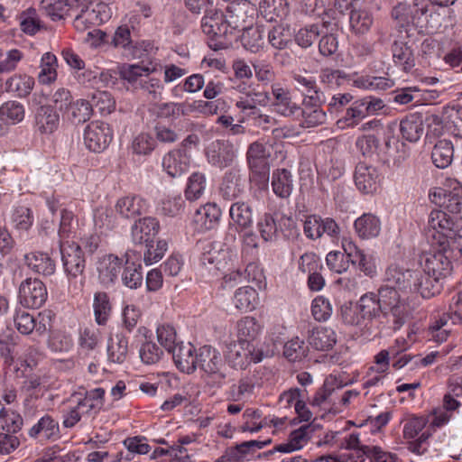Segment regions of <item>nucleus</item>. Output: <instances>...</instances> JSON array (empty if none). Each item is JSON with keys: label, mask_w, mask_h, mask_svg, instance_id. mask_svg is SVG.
I'll return each instance as SVG.
<instances>
[{"label": "nucleus", "mask_w": 462, "mask_h": 462, "mask_svg": "<svg viewBox=\"0 0 462 462\" xmlns=\"http://www.w3.org/2000/svg\"><path fill=\"white\" fill-rule=\"evenodd\" d=\"M197 368L201 371V377L208 387L219 389L226 382L227 368L220 352L208 345L198 350Z\"/></svg>", "instance_id": "nucleus-1"}, {"label": "nucleus", "mask_w": 462, "mask_h": 462, "mask_svg": "<svg viewBox=\"0 0 462 462\" xmlns=\"http://www.w3.org/2000/svg\"><path fill=\"white\" fill-rule=\"evenodd\" d=\"M429 5L428 0H413L412 3L403 0L394 5L391 16L399 33L410 37L413 27L421 25L423 16L429 11Z\"/></svg>", "instance_id": "nucleus-2"}, {"label": "nucleus", "mask_w": 462, "mask_h": 462, "mask_svg": "<svg viewBox=\"0 0 462 462\" xmlns=\"http://www.w3.org/2000/svg\"><path fill=\"white\" fill-rule=\"evenodd\" d=\"M428 235L444 248L448 245L449 240L462 237V217L450 216L442 210H433L428 219Z\"/></svg>", "instance_id": "nucleus-3"}, {"label": "nucleus", "mask_w": 462, "mask_h": 462, "mask_svg": "<svg viewBox=\"0 0 462 462\" xmlns=\"http://www.w3.org/2000/svg\"><path fill=\"white\" fill-rule=\"evenodd\" d=\"M63 271L69 284L81 288L85 282L86 259L81 245L72 243H61L60 245Z\"/></svg>", "instance_id": "nucleus-4"}, {"label": "nucleus", "mask_w": 462, "mask_h": 462, "mask_svg": "<svg viewBox=\"0 0 462 462\" xmlns=\"http://www.w3.org/2000/svg\"><path fill=\"white\" fill-rule=\"evenodd\" d=\"M383 106L382 99L371 96L365 97L353 102L346 109L345 116L337 120V125L340 128L354 127L365 117L376 114Z\"/></svg>", "instance_id": "nucleus-5"}, {"label": "nucleus", "mask_w": 462, "mask_h": 462, "mask_svg": "<svg viewBox=\"0 0 462 462\" xmlns=\"http://www.w3.org/2000/svg\"><path fill=\"white\" fill-rule=\"evenodd\" d=\"M405 293L399 291L396 288L382 285L378 290V296L383 309V315H392L393 322L398 327L404 322L408 313Z\"/></svg>", "instance_id": "nucleus-6"}, {"label": "nucleus", "mask_w": 462, "mask_h": 462, "mask_svg": "<svg viewBox=\"0 0 462 462\" xmlns=\"http://www.w3.org/2000/svg\"><path fill=\"white\" fill-rule=\"evenodd\" d=\"M231 260V253L221 243H207L199 258V264L211 275L224 270Z\"/></svg>", "instance_id": "nucleus-7"}, {"label": "nucleus", "mask_w": 462, "mask_h": 462, "mask_svg": "<svg viewBox=\"0 0 462 462\" xmlns=\"http://www.w3.org/2000/svg\"><path fill=\"white\" fill-rule=\"evenodd\" d=\"M113 139V131L107 123L92 121L84 131V143L94 152L104 151Z\"/></svg>", "instance_id": "nucleus-8"}, {"label": "nucleus", "mask_w": 462, "mask_h": 462, "mask_svg": "<svg viewBox=\"0 0 462 462\" xmlns=\"http://www.w3.org/2000/svg\"><path fill=\"white\" fill-rule=\"evenodd\" d=\"M47 296L46 286L39 279L28 278L19 286V300L26 308H41L46 301Z\"/></svg>", "instance_id": "nucleus-9"}, {"label": "nucleus", "mask_w": 462, "mask_h": 462, "mask_svg": "<svg viewBox=\"0 0 462 462\" xmlns=\"http://www.w3.org/2000/svg\"><path fill=\"white\" fill-rule=\"evenodd\" d=\"M110 45L123 49L125 55L133 59H141L151 46L149 42H134L131 37L130 27L126 24L117 27L110 37Z\"/></svg>", "instance_id": "nucleus-10"}, {"label": "nucleus", "mask_w": 462, "mask_h": 462, "mask_svg": "<svg viewBox=\"0 0 462 462\" xmlns=\"http://www.w3.org/2000/svg\"><path fill=\"white\" fill-rule=\"evenodd\" d=\"M255 9L248 2H233L226 11V23H228L233 33L243 32L253 25Z\"/></svg>", "instance_id": "nucleus-11"}, {"label": "nucleus", "mask_w": 462, "mask_h": 462, "mask_svg": "<svg viewBox=\"0 0 462 462\" xmlns=\"http://www.w3.org/2000/svg\"><path fill=\"white\" fill-rule=\"evenodd\" d=\"M446 247H440L437 252L426 254L422 263V271L440 281L448 276L452 271V263L449 256L447 255Z\"/></svg>", "instance_id": "nucleus-12"}, {"label": "nucleus", "mask_w": 462, "mask_h": 462, "mask_svg": "<svg viewBox=\"0 0 462 462\" xmlns=\"http://www.w3.org/2000/svg\"><path fill=\"white\" fill-rule=\"evenodd\" d=\"M399 39L394 40L391 46L393 61L395 66L399 67L404 72H410L416 65L414 50L409 42L406 34H400Z\"/></svg>", "instance_id": "nucleus-13"}, {"label": "nucleus", "mask_w": 462, "mask_h": 462, "mask_svg": "<svg viewBox=\"0 0 462 462\" xmlns=\"http://www.w3.org/2000/svg\"><path fill=\"white\" fill-rule=\"evenodd\" d=\"M431 195V193L430 194ZM434 198L444 199L442 204L451 212L458 213L461 210L460 199L462 198V184L454 178H447L444 188H438L432 193ZM441 203V201H439Z\"/></svg>", "instance_id": "nucleus-14"}, {"label": "nucleus", "mask_w": 462, "mask_h": 462, "mask_svg": "<svg viewBox=\"0 0 462 462\" xmlns=\"http://www.w3.org/2000/svg\"><path fill=\"white\" fill-rule=\"evenodd\" d=\"M97 271L101 285L109 288L118 281L122 271V260L115 254H106L98 260Z\"/></svg>", "instance_id": "nucleus-15"}, {"label": "nucleus", "mask_w": 462, "mask_h": 462, "mask_svg": "<svg viewBox=\"0 0 462 462\" xmlns=\"http://www.w3.org/2000/svg\"><path fill=\"white\" fill-rule=\"evenodd\" d=\"M415 270L402 269L397 265L389 266L384 274L383 284L396 288L399 291L412 292Z\"/></svg>", "instance_id": "nucleus-16"}, {"label": "nucleus", "mask_w": 462, "mask_h": 462, "mask_svg": "<svg viewBox=\"0 0 462 462\" xmlns=\"http://www.w3.org/2000/svg\"><path fill=\"white\" fill-rule=\"evenodd\" d=\"M254 346L240 340L229 344L226 358L235 369H245L253 360Z\"/></svg>", "instance_id": "nucleus-17"}, {"label": "nucleus", "mask_w": 462, "mask_h": 462, "mask_svg": "<svg viewBox=\"0 0 462 462\" xmlns=\"http://www.w3.org/2000/svg\"><path fill=\"white\" fill-rule=\"evenodd\" d=\"M208 162L220 169L231 165L235 158L234 145L228 141L217 140L208 148Z\"/></svg>", "instance_id": "nucleus-18"}, {"label": "nucleus", "mask_w": 462, "mask_h": 462, "mask_svg": "<svg viewBox=\"0 0 462 462\" xmlns=\"http://www.w3.org/2000/svg\"><path fill=\"white\" fill-rule=\"evenodd\" d=\"M356 144L362 152L365 159L356 164L355 173H364L365 171H380L378 167L372 163L371 158V155L374 153L378 148V139L374 135H364L356 140Z\"/></svg>", "instance_id": "nucleus-19"}, {"label": "nucleus", "mask_w": 462, "mask_h": 462, "mask_svg": "<svg viewBox=\"0 0 462 462\" xmlns=\"http://www.w3.org/2000/svg\"><path fill=\"white\" fill-rule=\"evenodd\" d=\"M170 354L180 371L189 374L197 369L198 352L191 344L180 343Z\"/></svg>", "instance_id": "nucleus-20"}, {"label": "nucleus", "mask_w": 462, "mask_h": 462, "mask_svg": "<svg viewBox=\"0 0 462 462\" xmlns=\"http://www.w3.org/2000/svg\"><path fill=\"white\" fill-rule=\"evenodd\" d=\"M270 152L261 143L254 142L249 145L246 158L252 173H268Z\"/></svg>", "instance_id": "nucleus-21"}, {"label": "nucleus", "mask_w": 462, "mask_h": 462, "mask_svg": "<svg viewBox=\"0 0 462 462\" xmlns=\"http://www.w3.org/2000/svg\"><path fill=\"white\" fill-rule=\"evenodd\" d=\"M160 228L159 221L154 217H143L132 226V239L136 245L153 243Z\"/></svg>", "instance_id": "nucleus-22"}, {"label": "nucleus", "mask_w": 462, "mask_h": 462, "mask_svg": "<svg viewBox=\"0 0 462 462\" xmlns=\"http://www.w3.org/2000/svg\"><path fill=\"white\" fill-rule=\"evenodd\" d=\"M47 319L49 316L39 314L38 318L26 311L17 312L14 318V324L17 330L23 335H29L35 330L39 335H42L48 329Z\"/></svg>", "instance_id": "nucleus-23"}, {"label": "nucleus", "mask_w": 462, "mask_h": 462, "mask_svg": "<svg viewBox=\"0 0 462 462\" xmlns=\"http://www.w3.org/2000/svg\"><path fill=\"white\" fill-rule=\"evenodd\" d=\"M442 283L439 279L428 274L424 271L415 270L412 292H418L424 299H430L441 291Z\"/></svg>", "instance_id": "nucleus-24"}, {"label": "nucleus", "mask_w": 462, "mask_h": 462, "mask_svg": "<svg viewBox=\"0 0 462 462\" xmlns=\"http://www.w3.org/2000/svg\"><path fill=\"white\" fill-rule=\"evenodd\" d=\"M221 210L214 203H207L197 209L194 222L199 232H206L215 228L220 219Z\"/></svg>", "instance_id": "nucleus-25"}, {"label": "nucleus", "mask_w": 462, "mask_h": 462, "mask_svg": "<svg viewBox=\"0 0 462 462\" xmlns=\"http://www.w3.org/2000/svg\"><path fill=\"white\" fill-rule=\"evenodd\" d=\"M313 429L310 425H303L293 430L285 443L276 445L270 453L275 451L282 453H291L302 448L311 438Z\"/></svg>", "instance_id": "nucleus-26"}, {"label": "nucleus", "mask_w": 462, "mask_h": 462, "mask_svg": "<svg viewBox=\"0 0 462 462\" xmlns=\"http://www.w3.org/2000/svg\"><path fill=\"white\" fill-rule=\"evenodd\" d=\"M321 105H302L292 116L305 128L316 127L325 124L327 114L320 108Z\"/></svg>", "instance_id": "nucleus-27"}, {"label": "nucleus", "mask_w": 462, "mask_h": 462, "mask_svg": "<svg viewBox=\"0 0 462 462\" xmlns=\"http://www.w3.org/2000/svg\"><path fill=\"white\" fill-rule=\"evenodd\" d=\"M128 337L122 332L111 335L107 341V360L113 364H123L128 356Z\"/></svg>", "instance_id": "nucleus-28"}, {"label": "nucleus", "mask_w": 462, "mask_h": 462, "mask_svg": "<svg viewBox=\"0 0 462 462\" xmlns=\"http://www.w3.org/2000/svg\"><path fill=\"white\" fill-rule=\"evenodd\" d=\"M146 203L137 196L121 198L116 204V213L123 218L134 219L146 211Z\"/></svg>", "instance_id": "nucleus-29"}, {"label": "nucleus", "mask_w": 462, "mask_h": 462, "mask_svg": "<svg viewBox=\"0 0 462 462\" xmlns=\"http://www.w3.org/2000/svg\"><path fill=\"white\" fill-rule=\"evenodd\" d=\"M35 125L41 134H52L60 125V116L51 106H41L35 114Z\"/></svg>", "instance_id": "nucleus-30"}, {"label": "nucleus", "mask_w": 462, "mask_h": 462, "mask_svg": "<svg viewBox=\"0 0 462 462\" xmlns=\"http://www.w3.org/2000/svg\"><path fill=\"white\" fill-rule=\"evenodd\" d=\"M32 439H56L60 436V427L51 415L45 414L28 431Z\"/></svg>", "instance_id": "nucleus-31"}, {"label": "nucleus", "mask_w": 462, "mask_h": 462, "mask_svg": "<svg viewBox=\"0 0 462 462\" xmlns=\"http://www.w3.org/2000/svg\"><path fill=\"white\" fill-rule=\"evenodd\" d=\"M309 344L319 351H328L337 342L335 331L327 327L314 328L308 337Z\"/></svg>", "instance_id": "nucleus-32"}, {"label": "nucleus", "mask_w": 462, "mask_h": 462, "mask_svg": "<svg viewBox=\"0 0 462 462\" xmlns=\"http://www.w3.org/2000/svg\"><path fill=\"white\" fill-rule=\"evenodd\" d=\"M166 173H185L190 167V157L182 150L169 152L162 159Z\"/></svg>", "instance_id": "nucleus-33"}, {"label": "nucleus", "mask_w": 462, "mask_h": 462, "mask_svg": "<svg viewBox=\"0 0 462 462\" xmlns=\"http://www.w3.org/2000/svg\"><path fill=\"white\" fill-rule=\"evenodd\" d=\"M272 95L274 97L273 105L277 113L284 116H292L298 112V105L292 102L290 92L278 85L272 86Z\"/></svg>", "instance_id": "nucleus-34"}, {"label": "nucleus", "mask_w": 462, "mask_h": 462, "mask_svg": "<svg viewBox=\"0 0 462 462\" xmlns=\"http://www.w3.org/2000/svg\"><path fill=\"white\" fill-rule=\"evenodd\" d=\"M24 261L32 271L44 276L53 274L56 269L54 261L47 254L30 253L25 254Z\"/></svg>", "instance_id": "nucleus-35"}, {"label": "nucleus", "mask_w": 462, "mask_h": 462, "mask_svg": "<svg viewBox=\"0 0 462 462\" xmlns=\"http://www.w3.org/2000/svg\"><path fill=\"white\" fill-rule=\"evenodd\" d=\"M265 31L263 26H249L241 35V42L245 50L252 53H257L265 45Z\"/></svg>", "instance_id": "nucleus-36"}, {"label": "nucleus", "mask_w": 462, "mask_h": 462, "mask_svg": "<svg viewBox=\"0 0 462 462\" xmlns=\"http://www.w3.org/2000/svg\"><path fill=\"white\" fill-rule=\"evenodd\" d=\"M400 132L404 140L416 143L424 133L422 117L416 114L406 116L400 123Z\"/></svg>", "instance_id": "nucleus-37"}, {"label": "nucleus", "mask_w": 462, "mask_h": 462, "mask_svg": "<svg viewBox=\"0 0 462 462\" xmlns=\"http://www.w3.org/2000/svg\"><path fill=\"white\" fill-rule=\"evenodd\" d=\"M354 226L357 235L363 239L376 237L381 231L379 218L372 214H364L358 217Z\"/></svg>", "instance_id": "nucleus-38"}, {"label": "nucleus", "mask_w": 462, "mask_h": 462, "mask_svg": "<svg viewBox=\"0 0 462 462\" xmlns=\"http://www.w3.org/2000/svg\"><path fill=\"white\" fill-rule=\"evenodd\" d=\"M93 108L89 101L79 99L72 102L64 113V117L73 125L85 123L90 119Z\"/></svg>", "instance_id": "nucleus-39"}, {"label": "nucleus", "mask_w": 462, "mask_h": 462, "mask_svg": "<svg viewBox=\"0 0 462 462\" xmlns=\"http://www.w3.org/2000/svg\"><path fill=\"white\" fill-rule=\"evenodd\" d=\"M105 390L103 388H95L86 391L83 397H79V404L87 406L84 411L88 417H95L104 406Z\"/></svg>", "instance_id": "nucleus-40"}, {"label": "nucleus", "mask_w": 462, "mask_h": 462, "mask_svg": "<svg viewBox=\"0 0 462 462\" xmlns=\"http://www.w3.org/2000/svg\"><path fill=\"white\" fill-rule=\"evenodd\" d=\"M229 215L232 224L236 226V230L246 229L253 223L252 209L245 202H236L232 204L229 209Z\"/></svg>", "instance_id": "nucleus-41"}, {"label": "nucleus", "mask_w": 462, "mask_h": 462, "mask_svg": "<svg viewBox=\"0 0 462 462\" xmlns=\"http://www.w3.org/2000/svg\"><path fill=\"white\" fill-rule=\"evenodd\" d=\"M259 12L267 22H273L285 17L288 14V7L283 0H261Z\"/></svg>", "instance_id": "nucleus-42"}, {"label": "nucleus", "mask_w": 462, "mask_h": 462, "mask_svg": "<svg viewBox=\"0 0 462 462\" xmlns=\"http://www.w3.org/2000/svg\"><path fill=\"white\" fill-rule=\"evenodd\" d=\"M93 310L97 325L105 326L112 313V305L106 292L97 291L94 294Z\"/></svg>", "instance_id": "nucleus-43"}, {"label": "nucleus", "mask_w": 462, "mask_h": 462, "mask_svg": "<svg viewBox=\"0 0 462 462\" xmlns=\"http://www.w3.org/2000/svg\"><path fill=\"white\" fill-rule=\"evenodd\" d=\"M396 454L386 451L379 446H364L362 454L357 456L355 462H396Z\"/></svg>", "instance_id": "nucleus-44"}, {"label": "nucleus", "mask_w": 462, "mask_h": 462, "mask_svg": "<svg viewBox=\"0 0 462 462\" xmlns=\"http://www.w3.org/2000/svg\"><path fill=\"white\" fill-rule=\"evenodd\" d=\"M453 144L450 141L443 139L439 141L431 152L434 165L439 169H445L450 165L453 159Z\"/></svg>", "instance_id": "nucleus-45"}, {"label": "nucleus", "mask_w": 462, "mask_h": 462, "mask_svg": "<svg viewBox=\"0 0 462 462\" xmlns=\"http://www.w3.org/2000/svg\"><path fill=\"white\" fill-rule=\"evenodd\" d=\"M245 181L240 175H226L219 188L223 199L232 200L239 197L245 190Z\"/></svg>", "instance_id": "nucleus-46"}, {"label": "nucleus", "mask_w": 462, "mask_h": 462, "mask_svg": "<svg viewBox=\"0 0 462 462\" xmlns=\"http://www.w3.org/2000/svg\"><path fill=\"white\" fill-rule=\"evenodd\" d=\"M33 86V78L27 75L15 74L7 79L5 90L15 93L18 97H25L31 93Z\"/></svg>", "instance_id": "nucleus-47"}, {"label": "nucleus", "mask_w": 462, "mask_h": 462, "mask_svg": "<svg viewBox=\"0 0 462 462\" xmlns=\"http://www.w3.org/2000/svg\"><path fill=\"white\" fill-rule=\"evenodd\" d=\"M121 280L123 284L129 289L141 287L143 281L141 263L126 259L124 271H121Z\"/></svg>", "instance_id": "nucleus-48"}, {"label": "nucleus", "mask_w": 462, "mask_h": 462, "mask_svg": "<svg viewBox=\"0 0 462 462\" xmlns=\"http://www.w3.org/2000/svg\"><path fill=\"white\" fill-rule=\"evenodd\" d=\"M357 306L365 319H372L377 317L380 313L383 314L379 296L374 292L363 295L359 299Z\"/></svg>", "instance_id": "nucleus-49"}, {"label": "nucleus", "mask_w": 462, "mask_h": 462, "mask_svg": "<svg viewBox=\"0 0 462 462\" xmlns=\"http://www.w3.org/2000/svg\"><path fill=\"white\" fill-rule=\"evenodd\" d=\"M270 443H271V439H266L263 441H260V440L245 441L239 445H236L235 448H231L228 450V456L230 458L235 459L236 461L247 460L248 455H253L255 450L261 449Z\"/></svg>", "instance_id": "nucleus-50"}, {"label": "nucleus", "mask_w": 462, "mask_h": 462, "mask_svg": "<svg viewBox=\"0 0 462 462\" xmlns=\"http://www.w3.org/2000/svg\"><path fill=\"white\" fill-rule=\"evenodd\" d=\"M262 329L261 324L254 317H245L237 323L238 340L252 343Z\"/></svg>", "instance_id": "nucleus-51"}, {"label": "nucleus", "mask_w": 462, "mask_h": 462, "mask_svg": "<svg viewBox=\"0 0 462 462\" xmlns=\"http://www.w3.org/2000/svg\"><path fill=\"white\" fill-rule=\"evenodd\" d=\"M254 389V383L251 378H241L237 383L232 384L227 391V400L239 402L250 397Z\"/></svg>", "instance_id": "nucleus-52"}, {"label": "nucleus", "mask_w": 462, "mask_h": 462, "mask_svg": "<svg viewBox=\"0 0 462 462\" xmlns=\"http://www.w3.org/2000/svg\"><path fill=\"white\" fill-rule=\"evenodd\" d=\"M256 291L250 286L238 288L233 298L235 307L241 311H250L254 309Z\"/></svg>", "instance_id": "nucleus-53"}, {"label": "nucleus", "mask_w": 462, "mask_h": 462, "mask_svg": "<svg viewBox=\"0 0 462 462\" xmlns=\"http://www.w3.org/2000/svg\"><path fill=\"white\" fill-rule=\"evenodd\" d=\"M11 221L17 230H29L34 221L32 209L23 205L14 206L11 214Z\"/></svg>", "instance_id": "nucleus-54"}, {"label": "nucleus", "mask_w": 462, "mask_h": 462, "mask_svg": "<svg viewBox=\"0 0 462 462\" xmlns=\"http://www.w3.org/2000/svg\"><path fill=\"white\" fill-rule=\"evenodd\" d=\"M447 14L448 10L443 9V7L430 5L428 13L423 16L427 30L431 33L440 31L448 16Z\"/></svg>", "instance_id": "nucleus-55"}, {"label": "nucleus", "mask_w": 462, "mask_h": 462, "mask_svg": "<svg viewBox=\"0 0 462 462\" xmlns=\"http://www.w3.org/2000/svg\"><path fill=\"white\" fill-rule=\"evenodd\" d=\"M350 26L355 32L364 34L367 32L374 22L372 14L363 9L351 10L349 17Z\"/></svg>", "instance_id": "nucleus-56"}, {"label": "nucleus", "mask_w": 462, "mask_h": 462, "mask_svg": "<svg viewBox=\"0 0 462 462\" xmlns=\"http://www.w3.org/2000/svg\"><path fill=\"white\" fill-rule=\"evenodd\" d=\"M23 106L14 100L7 101L0 106V117L8 124L15 125L24 118Z\"/></svg>", "instance_id": "nucleus-57"}, {"label": "nucleus", "mask_w": 462, "mask_h": 462, "mask_svg": "<svg viewBox=\"0 0 462 462\" xmlns=\"http://www.w3.org/2000/svg\"><path fill=\"white\" fill-rule=\"evenodd\" d=\"M206 189L205 175H189L184 189V195L187 200L196 201L199 199Z\"/></svg>", "instance_id": "nucleus-58"}, {"label": "nucleus", "mask_w": 462, "mask_h": 462, "mask_svg": "<svg viewBox=\"0 0 462 462\" xmlns=\"http://www.w3.org/2000/svg\"><path fill=\"white\" fill-rule=\"evenodd\" d=\"M156 70V65L151 66H141L138 64L128 65L127 67H124L121 71V77L131 83L134 88H138L139 81L143 78V73L144 72L146 76Z\"/></svg>", "instance_id": "nucleus-59"}, {"label": "nucleus", "mask_w": 462, "mask_h": 462, "mask_svg": "<svg viewBox=\"0 0 462 462\" xmlns=\"http://www.w3.org/2000/svg\"><path fill=\"white\" fill-rule=\"evenodd\" d=\"M269 43L277 50H283L291 42V34L289 28L283 24H277L268 32Z\"/></svg>", "instance_id": "nucleus-60"}, {"label": "nucleus", "mask_w": 462, "mask_h": 462, "mask_svg": "<svg viewBox=\"0 0 462 462\" xmlns=\"http://www.w3.org/2000/svg\"><path fill=\"white\" fill-rule=\"evenodd\" d=\"M57 58L54 54L46 52L41 60L42 70L39 72L38 79L42 84H50L56 79Z\"/></svg>", "instance_id": "nucleus-61"}, {"label": "nucleus", "mask_w": 462, "mask_h": 462, "mask_svg": "<svg viewBox=\"0 0 462 462\" xmlns=\"http://www.w3.org/2000/svg\"><path fill=\"white\" fill-rule=\"evenodd\" d=\"M308 351V346L298 337L285 343L283 347V355L291 362L300 361L307 356Z\"/></svg>", "instance_id": "nucleus-62"}, {"label": "nucleus", "mask_w": 462, "mask_h": 462, "mask_svg": "<svg viewBox=\"0 0 462 462\" xmlns=\"http://www.w3.org/2000/svg\"><path fill=\"white\" fill-rule=\"evenodd\" d=\"M93 221L96 230L101 234L111 230L116 223L112 210L106 207H98L95 209Z\"/></svg>", "instance_id": "nucleus-63"}, {"label": "nucleus", "mask_w": 462, "mask_h": 462, "mask_svg": "<svg viewBox=\"0 0 462 462\" xmlns=\"http://www.w3.org/2000/svg\"><path fill=\"white\" fill-rule=\"evenodd\" d=\"M23 425V419L17 412L5 409L3 405L0 408V428L13 434L19 431Z\"/></svg>", "instance_id": "nucleus-64"}]
</instances>
